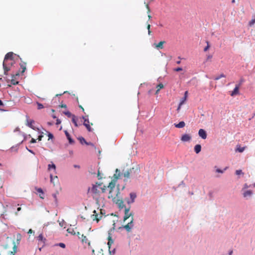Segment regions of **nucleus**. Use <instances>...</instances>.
I'll return each mask as SVG.
<instances>
[{
  "mask_svg": "<svg viewBox=\"0 0 255 255\" xmlns=\"http://www.w3.org/2000/svg\"><path fill=\"white\" fill-rule=\"evenodd\" d=\"M121 173L120 171L118 169H117L116 170V173L114 175L113 178L111 182L109 183V185L108 186V188L110 189V194H111L113 190L115 187L116 183L118 179H119L121 177Z\"/></svg>",
  "mask_w": 255,
  "mask_h": 255,
  "instance_id": "nucleus-1",
  "label": "nucleus"
},
{
  "mask_svg": "<svg viewBox=\"0 0 255 255\" xmlns=\"http://www.w3.org/2000/svg\"><path fill=\"white\" fill-rule=\"evenodd\" d=\"M13 53L12 52H8L4 56V61L3 62L2 66L4 70V74L5 75H7V72L10 70V68L7 67L5 61L8 60H12L13 59Z\"/></svg>",
  "mask_w": 255,
  "mask_h": 255,
  "instance_id": "nucleus-2",
  "label": "nucleus"
},
{
  "mask_svg": "<svg viewBox=\"0 0 255 255\" xmlns=\"http://www.w3.org/2000/svg\"><path fill=\"white\" fill-rule=\"evenodd\" d=\"M119 194H120L119 188L118 189V192L117 193V197L118 196ZM113 202L115 203H116L119 209H122L124 208L125 207V205L124 204V203L123 201L121 199H119L118 197H115L113 198Z\"/></svg>",
  "mask_w": 255,
  "mask_h": 255,
  "instance_id": "nucleus-3",
  "label": "nucleus"
},
{
  "mask_svg": "<svg viewBox=\"0 0 255 255\" xmlns=\"http://www.w3.org/2000/svg\"><path fill=\"white\" fill-rule=\"evenodd\" d=\"M134 170V168L133 167L131 169H130L129 170L126 171L125 172H124V173H121V175H123L124 176L125 178H126V179L124 180L125 181H127V179L129 178L130 177L134 178L136 177L137 174L135 175H132V171H133Z\"/></svg>",
  "mask_w": 255,
  "mask_h": 255,
  "instance_id": "nucleus-4",
  "label": "nucleus"
},
{
  "mask_svg": "<svg viewBox=\"0 0 255 255\" xmlns=\"http://www.w3.org/2000/svg\"><path fill=\"white\" fill-rule=\"evenodd\" d=\"M82 118L84 120L83 125L86 128L88 131H92L93 129L89 125L88 116H87L86 117L82 116Z\"/></svg>",
  "mask_w": 255,
  "mask_h": 255,
  "instance_id": "nucleus-5",
  "label": "nucleus"
},
{
  "mask_svg": "<svg viewBox=\"0 0 255 255\" xmlns=\"http://www.w3.org/2000/svg\"><path fill=\"white\" fill-rule=\"evenodd\" d=\"M199 136L202 139H205L207 138V132L204 129H200L198 131Z\"/></svg>",
  "mask_w": 255,
  "mask_h": 255,
  "instance_id": "nucleus-6",
  "label": "nucleus"
},
{
  "mask_svg": "<svg viewBox=\"0 0 255 255\" xmlns=\"http://www.w3.org/2000/svg\"><path fill=\"white\" fill-rule=\"evenodd\" d=\"M64 133L65 134V135L68 140L69 143L70 144H72L75 142L74 140L71 137V135H70L69 133L67 131V130H64Z\"/></svg>",
  "mask_w": 255,
  "mask_h": 255,
  "instance_id": "nucleus-7",
  "label": "nucleus"
},
{
  "mask_svg": "<svg viewBox=\"0 0 255 255\" xmlns=\"http://www.w3.org/2000/svg\"><path fill=\"white\" fill-rule=\"evenodd\" d=\"M130 200H128L127 201V203L128 204H130L132 203H133L134 202V200H135V199L136 198V195L135 193H133V192H132V193H130Z\"/></svg>",
  "mask_w": 255,
  "mask_h": 255,
  "instance_id": "nucleus-8",
  "label": "nucleus"
},
{
  "mask_svg": "<svg viewBox=\"0 0 255 255\" xmlns=\"http://www.w3.org/2000/svg\"><path fill=\"white\" fill-rule=\"evenodd\" d=\"M26 119H27V126L29 127L30 128L35 129V128L33 126V124L34 123V120H29L28 117L26 116Z\"/></svg>",
  "mask_w": 255,
  "mask_h": 255,
  "instance_id": "nucleus-9",
  "label": "nucleus"
},
{
  "mask_svg": "<svg viewBox=\"0 0 255 255\" xmlns=\"http://www.w3.org/2000/svg\"><path fill=\"white\" fill-rule=\"evenodd\" d=\"M239 94V85H236L235 87L231 93V96H235Z\"/></svg>",
  "mask_w": 255,
  "mask_h": 255,
  "instance_id": "nucleus-10",
  "label": "nucleus"
},
{
  "mask_svg": "<svg viewBox=\"0 0 255 255\" xmlns=\"http://www.w3.org/2000/svg\"><path fill=\"white\" fill-rule=\"evenodd\" d=\"M191 139V136L188 134H184L182 135L181 137V140L182 141L186 142L190 140Z\"/></svg>",
  "mask_w": 255,
  "mask_h": 255,
  "instance_id": "nucleus-11",
  "label": "nucleus"
},
{
  "mask_svg": "<svg viewBox=\"0 0 255 255\" xmlns=\"http://www.w3.org/2000/svg\"><path fill=\"white\" fill-rule=\"evenodd\" d=\"M133 225L134 224H126L125 226L119 227V229L124 228L126 229L127 232H129L133 228Z\"/></svg>",
  "mask_w": 255,
  "mask_h": 255,
  "instance_id": "nucleus-12",
  "label": "nucleus"
},
{
  "mask_svg": "<svg viewBox=\"0 0 255 255\" xmlns=\"http://www.w3.org/2000/svg\"><path fill=\"white\" fill-rule=\"evenodd\" d=\"M165 43V41H160L158 43L156 44V43H154V45L155 46V47L157 49H162L163 48V44Z\"/></svg>",
  "mask_w": 255,
  "mask_h": 255,
  "instance_id": "nucleus-13",
  "label": "nucleus"
},
{
  "mask_svg": "<svg viewBox=\"0 0 255 255\" xmlns=\"http://www.w3.org/2000/svg\"><path fill=\"white\" fill-rule=\"evenodd\" d=\"M174 126L176 128H181L185 127V123L184 121H181L178 124H176V123L174 124Z\"/></svg>",
  "mask_w": 255,
  "mask_h": 255,
  "instance_id": "nucleus-14",
  "label": "nucleus"
},
{
  "mask_svg": "<svg viewBox=\"0 0 255 255\" xmlns=\"http://www.w3.org/2000/svg\"><path fill=\"white\" fill-rule=\"evenodd\" d=\"M201 148H202V147L200 144H198L195 145V146H194V148L195 152L196 154H198L199 153H200L201 152Z\"/></svg>",
  "mask_w": 255,
  "mask_h": 255,
  "instance_id": "nucleus-15",
  "label": "nucleus"
},
{
  "mask_svg": "<svg viewBox=\"0 0 255 255\" xmlns=\"http://www.w3.org/2000/svg\"><path fill=\"white\" fill-rule=\"evenodd\" d=\"M37 239L39 242H41L43 244H45L46 239L43 237V234L42 233L39 235V236L37 237Z\"/></svg>",
  "mask_w": 255,
  "mask_h": 255,
  "instance_id": "nucleus-16",
  "label": "nucleus"
},
{
  "mask_svg": "<svg viewBox=\"0 0 255 255\" xmlns=\"http://www.w3.org/2000/svg\"><path fill=\"white\" fill-rule=\"evenodd\" d=\"M36 191L40 194V198L41 199H44V193L41 188H35Z\"/></svg>",
  "mask_w": 255,
  "mask_h": 255,
  "instance_id": "nucleus-17",
  "label": "nucleus"
},
{
  "mask_svg": "<svg viewBox=\"0 0 255 255\" xmlns=\"http://www.w3.org/2000/svg\"><path fill=\"white\" fill-rule=\"evenodd\" d=\"M253 194V191L251 190H248L245 191L243 193V196L244 197H247L248 196H251Z\"/></svg>",
  "mask_w": 255,
  "mask_h": 255,
  "instance_id": "nucleus-18",
  "label": "nucleus"
},
{
  "mask_svg": "<svg viewBox=\"0 0 255 255\" xmlns=\"http://www.w3.org/2000/svg\"><path fill=\"white\" fill-rule=\"evenodd\" d=\"M129 208H125V213L124 217V221H125L128 218L130 217V214H129Z\"/></svg>",
  "mask_w": 255,
  "mask_h": 255,
  "instance_id": "nucleus-19",
  "label": "nucleus"
},
{
  "mask_svg": "<svg viewBox=\"0 0 255 255\" xmlns=\"http://www.w3.org/2000/svg\"><path fill=\"white\" fill-rule=\"evenodd\" d=\"M108 242L107 245L108 246L109 249H111V245H112V244H113L114 243V240H113L112 237H109V238H108Z\"/></svg>",
  "mask_w": 255,
  "mask_h": 255,
  "instance_id": "nucleus-20",
  "label": "nucleus"
},
{
  "mask_svg": "<svg viewBox=\"0 0 255 255\" xmlns=\"http://www.w3.org/2000/svg\"><path fill=\"white\" fill-rule=\"evenodd\" d=\"M254 187H255V183H254L253 184H250L249 185H248L247 183H245L244 185V187L243 188V190H244V189H246L247 188H254Z\"/></svg>",
  "mask_w": 255,
  "mask_h": 255,
  "instance_id": "nucleus-21",
  "label": "nucleus"
},
{
  "mask_svg": "<svg viewBox=\"0 0 255 255\" xmlns=\"http://www.w3.org/2000/svg\"><path fill=\"white\" fill-rule=\"evenodd\" d=\"M81 238H82V242L83 243H88V245H90V242H88V240L85 236H84L83 234L81 235Z\"/></svg>",
  "mask_w": 255,
  "mask_h": 255,
  "instance_id": "nucleus-22",
  "label": "nucleus"
},
{
  "mask_svg": "<svg viewBox=\"0 0 255 255\" xmlns=\"http://www.w3.org/2000/svg\"><path fill=\"white\" fill-rule=\"evenodd\" d=\"M20 66L22 69V70L21 71V74H22L23 73H24L25 72V71L26 70V63H25L24 62H22L20 64Z\"/></svg>",
  "mask_w": 255,
  "mask_h": 255,
  "instance_id": "nucleus-23",
  "label": "nucleus"
},
{
  "mask_svg": "<svg viewBox=\"0 0 255 255\" xmlns=\"http://www.w3.org/2000/svg\"><path fill=\"white\" fill-rule=\"evenodd\" d=\"M56 166L55 164H54L53 162H52L51 164H49L48 165V169L51 170L53 169L54 171L56 170Z\"/></svg>",
  "mask_w": 255,
  "mask_h": 255,
  "instance_id": "nucleus-24",
  "label": "nucleus"
},
{
  "mask_svg": "<svg viewBox=\"0 0 255 255\" xmlns=\"http://www.w3.org/2000/svg\"><path fill=\"white\" fill-rule=\"evenodd\" d=\"M245 149V147H241L240 145H237L236 150L241 153L243 152Z\"/></svg>",
  "mask_w": 255,
  "mask_h": 255,
  "instance_id": "nucleus-25",
  "label": "nucleus"
},
{
  "mask_svg": "<svg viewBox=\"0 0 255 255\" xmlns=\"http://www.w3.org/2000/svg\"><path fill=\"white\" fill-rule=\"evenodd\" d=\"M23 142V140L21 141L20 143L17 144L15 146H12L11 148H10V150L11 151H13L14 150H15V151H17L18 150V147L19 146V145L21 144Z\"/></svg>",
  "mask_w": 255,
  "mask_h": 255,
  "instance_id": "nucleus-26",
  "label": "nucleus"
},
{
  "mask_svg": "<svg viewBox=\"0 0 255 255\" xmlns=\"http://www.w3.org/2000/svg\"><path fill=\"white\" fill-rule=\"evenodd\" d=\"M54 247H57V246H58V247H60L63 249H65L66 248V245L64 243H57V244H55L54 245Z\"/></svg>",
  "mask_w": 255,
  "mask_h": 255,
  "instance_id": "nucleus-27",
  "label": "nucleus"
},
{
  "mask_svg": "<svg viewBox=\"0 0 255 255\" xmlns=\"http://www.w3.org/2000/svg\"><path fill=\"white\" fill-rule=\"evenodd\" d=\"M77 121V120L76 118V116L75 115H73L72 121V123L74 124V126L76 127H77L78 126Z\"/></svg>",
  "mask_w": 255,
  "mask_h": 255,
  "instance_id": "nucleus-28",
  "label": "nucleus"
},
{
  "mask_svg": "<svg viewBox=\"0 0 255 255\" xmlns=\"http://www.w3.org/2000/svg\"><path fill=\"white\" fill-rule=\"evenodd\" d=\"M114 230H115V227H113L112 228L110 229L109 230V231H108V238H109V237L112 238V234L114 233Z\"/></svg>",
  "mask_w": 255,
  "mask_h": 255,
  "instance_id": "nucleus-29",
  "label": "nucleus"
},
{
  "mask_svg": "<svg viewBox=\"0 0 255 255\" xmlns=\"http://www.w3.org/2000/svg\"><path fill=\"white\" fill-rule=\"evenodd\" d=\"M80 143L82 144H86V143L87 142V141L85 140V139L82 137V136H80L79 137H78V138Z\"/></svg>",
  "mask_w": 255,
  "mask_h": 255,
  "instance_id": "nucleus-30",
  "label": "nucleus"
},
{
  "mask_svg": "<svg viewBox=\"0 0 255 255\" xmlns=\"http://www.w3.org/2000/svg\"><path fill=\"white\" fill-rule=\"evenodd\" d=\"M228 167H226L224 169H221L220 168H217L216 171L219 173H223L225 171H226L228 169Z\"/></svg>",
  "mask_w": 255,
  "mask_h": 255,
  "instance_id": "nucleus-31",
  "label": "nucleus"
},
{
  "mask_svg": "<svg viewBox=\"0 0 255 255\" xmlns=\"http://www.w3.org/2000/svg\"><path fill=\"white\" fill-rule=\"evenodd\" d=\"M225 77H226V75L225 74H224L223 73H222V74H220V75L215 77L214 79V80L217 81V80H219L220 79H221V78H225Z\"/></svg>",
  "mask_w": 255,
  "mask_h": 255,
  "instance_id": "nucleus-32",
  "label": "nucleus"
},
{
  "mask_svg": "<svg viewBox=\"0 0 255 255\" xmlns=\"http://www.w3.org/2000/svg\"><path fill=\"white\" fill-rule=\"evenodd\" d=\"M67 231L69 233V234H71L72 235H75L76 234V233L75 232L74 230V229L73 228H68L67 229Z\"/></svg>",
  "mask_w": 255,
  "mask_h": 255,
  "instance_id": "nucleus-33",
  "label": "nucleus"
},
{
  "mask_svg": "<svg viewBox=\"0 0 255 255\" xmlns=\"http://www.w3.org/2000/svg\"><path fill=\"white\" fill-rule=\"evenodd\" d=\"M63 113L68 118L73 117V115L69 111H64Z\"/></svg>",
  "mask_w": 255,
  "mask_h": 255,
  "instance_id": "nucleus-34",
  "label": "nucleus"
},
{
  "mask_svg": "<svg viewBox=\"0 0 255 255\" xmlns=\"http://www.w3.org/2000/svg\"><path fill=\"white\" fill-rule=\"evenodd\" d=\"M187 94H188V92L187 91H185V93H184V96L182 98V101L180 103V105H182V103L184 102V101L186 100V98L187 97Z\"/></svg>",
  "mask_w": 255,
  "mask_h": 255,
  "instance_id": "nucleus-35",
  "label": "nucleus"
},
{
  "mask_svg": "<svg viewBox=\"0 0 255 255\" xmlns=\"http://www.w3.org/2000/svg\"><path fill=\"white\" fill-rule=\"evenodd\" d=\"M6 215L7 214H5L4 213L1 214L0 216V220L1 222H3L4 221H5L6 218H5V216H6Z\"/></svg>",
  "mask_w": 255,
  "mask_h": 255,
  "instance_id": "nucleus-36",
  "label": "nucleus"
},
{
  "mask_svg": "<svg viewBox=\"0 0 255 255\" xmlns=\"http://www.w3.org/2000/svg\"><path fill=\"white\" fill-rule=\"evenodd\" d=\"M46 132L47 133V136L48 137V140L53 139L54 138L53 134L49 131H46Z\"/></svg>",
  "mask_w": 255,
  "mask_h": 255,
  "instance_id": "nucleus-37",
  "label": "nucleus"
},
{
  "mask_svg": "<svg viewBox=\"0 0 255 255\" xmlns=\"http://www.w3.org/2000/svg\"><path fill=\"white\" fill-rule=\"evenodd\" d=\"M253 18L249 22V25L252 26L255 23V15L253 16Z\"/></svg>",
  "mask_w": 255,
  "mask_h": 255,
  "instance_id": "nucleus-38",
  "label": "nucleus"
},
{
  "mask_svg": "<svg viewBox=\"0 0 255 255\" xmlns=\"http://www.w3.org/2000/svg\"><path fill=\"white\" fill-rule=\"evenodd\" d=\"M97 186L96 185H93L92 189H91V191L94 193V194H96L97 193Z\"/></svg>",
  "mask_w": 255,
  "mask_h": 255,
  "instance_id": "nucleus-39",
  "label": "nucleus"
},
{
  "mask_svg": "<svg viewBox=\"0 0 255 255\" xmlns=\"http://www.w3.org/2000/svg\"><path fill=\"white\" fill-rule=\"evenodd\" d=\"M206 43H207V46H205L204 48V51H205V52L207 51L210 47V44H209V41H207Z\"/></svg>",
  "mask_w": 255,
  "mask_h": 255,
  "instance_id": "nucleus-40",
  "label": "nucleus"
},
{
  "mask_svg": "<svg viewBox=\"0 0 255 255\" xmlns=\"http://www.w3.org/2000/svg\"><path fill=\"white\" fill-rule=\"evenodd\" d=\"M37 108L38 110L42 109L44 108L43 104H42L41 103L37 102Z\"/></svg>",
  "mask_w": 255,
  "mask_h": 255,
  "instance_id": "nucleus-41",
  "label": "nucleus"
},
{
  "mask_svg": "<svg viewBox=\"0 0 255 255\" xmlns=\"http://www.w3.org/2000/svg\"><path fill=\"white\" fill-rule=\"evenodd\" d=\"M173 70L176 72H179L183 70V68L180 67H178L173 69Z\"/></svg>",
  "mask_w": 255,
  "mask_h": 255,
  "instance_id": "nucleus-42",
  "label": "nucleus"
},
{
  "mask_svg": "<svg viewBox=\"0 0 255 255\" xmlns=\"http://www.w3.org/2000/svg\"><path fill=\"white\" fill-rule=\"evenodd\" d=\"M6 206H7V209L8 210V212H12L13 211V210L15 209L13 208V207H11V206H8L7 205Z\"/></svg>",
  "mask_w": 255,
  "mask_h": 255,
  "instance_id": "nucleus-43",
  "label": "nucleus"
},
{
  "mask_svg": "<svg viewBox=\"0 0 255 255\" xmlns=\"http://www.w3.org/2000/svg\"><path fill=\"white\" fill-rule=\"evenodd\" d=\"M52 196L54 198L56 204L57 203V193H53Z\"/></svg>",
  "mask_w": 255,
  "mask_h": 255,
  "instance_id": "nucleus-44",
  "label": "nucleus"
},
{
  "mask_svg": "<svg viewBox=\"0 0 255 255\" xmlns=\"http://www.w3.org/2000/svg\"><path fill=\"white\" fill-rule=\"evenodd\" d=\"M236 174L237 175L244 174V173L242 172V170H237L236 171Z\"/></svg>",
  "mask_w": 255,
  "mask_h": 255,
  "instance_id": "nucleus-45",
  "label": "nucleus"
},
{
  "mask_svg": "<svg viewBox=\"0 0 255 255\" xmlns=\"http://www.w3.org/2000/svg\"><path fill=\"white\" fill-rule=\"evenodd\" d=\"M233 254V250H230L228 251V254H222L221 255H232Z\"/></svg>",
  "mask_w": 255,
  "mask_h": 255,
  "instance_id": "nucleus-46",
  "label": "nucleus"
},
{
  "mask_svg": "<svg viewBox=\"0 0 255 255\" xmlns=\"http://www.w3.org/2000/svg\"><path fill=\"white\" fill-rule=\"evenodd\" d=\"M43 137V132H41V134L40 135H38V138H37V139L39 140V141H40L42 140V137Z\"/></svg>",
  "mask_w": 255,
  "mask_h": 255,
  "instance_id": "nucleus-47",
  "label": "nucleus"
},
{
  "mask_svg": "<svg viewBox=\"0 0 255 255\" xmlns=\"http://www.w3.org/2000/svg\"><path fill=\"white\" fill-rule=\"evenodd\" d=\"M109 252L110 254H115L116 253V249L114 248L112 251H111L110 249H109Z\"/></svg>",
  "mask_w": 255,
  "mask_h": 255,
  "instance_id": "nucleus-48",
  "label": "nucleus"
},
{
  "mask_svg": "<svg viewBox=\"0 0 255 255\" xmlns=\"http://www.w3.org/2000/svg\"><path fill=\"white\" fill-rule=\"evenodd\" d=\"M245 81L244 79L243 78H241L239 81V83L238 85H239V87L243 83H244Z\"/></svg>",
  "mask_w": 255,
  "mask_h": 255,
  "instance_id": "nucleus-49",
  "label": "nucleus"
},
{
  "mask_svg": "<svg viewBox=\"0 0 255 255\" xmlns=\"http://www.w3.org/2000/svg\"><path fill=\"white\" fill-rule=\"evenodd\" d=\"M86 144V145H91V146H95V145H94V143H92V142H87H87L86 143V144Z\"/></svg>",
  "mask_w": 255,
  "mask_h": 255,
  "instance_id": "nucleus-50",
  "label": "nucleus"
},
{
  "mask_svg": "<svg viewBox=\"0 0 255 255\" xmlns=\"http://www.w3.org/2000/svg\"><path fill=\"white\" fill-rule=\"evenodd\" d=\"M26 149L30 153H31L33 154H35V152L31 149H29L27 146H26Z\"/></svg>",
  "mask_w": 255,
  "mask_h": 255,
  "instance_id": "nucleus-51",
  "label": "nucleus"
},
{
  "mask_svg": "<svg viewBox=\"0 0 255 255\" xmlns=\"http://www.w3.org/2000/svg\"><path fill=\"white\" fill-rule=\"evenodd\" d=\"M182 185L183 186H185V184L183 181H182L178 185V187H179L180 186Z\"/></svg>",
  "mask_w": 255,
  "mask_h": 255,
  "instance_id": "nucleus-52",
  "label": "nucleus"
},
{
  "mask_svg": "<svg viewBox=\"0 0 255 255\" xmlns=\"http://www.w3.org/2000/svg\"><path fill=\"white\" fill-rule=\"evenodd\" d=\"M16 239H17V241H19L20 240V239H21V235L20 234H18L17 235Z\"/></svg>",
  "mask_w": 255,
  "mask_h": 255,
  "instance_id": "nucleus-53",
  "label": "nucleus"
},
{
  "mask_svg": "<svg viewBox=\"0 0 255 255\" xmlns=\"http://www.w3.org/2000/svg\"><path fill=\"white\" fill-rule=\"evenodd\" d=\"M212 58V55H208L207 56V59H206V61L204 62H206L209 59H211Z\"/></svg>",
  "mask_w": 255,
  "mask_h": 255,
  "instance_id": "nucleus-54",
  "label": "nucleus"
},
{
  "mask_svg": "<svg viewBox=\"0 0 255 255\" xmlns=\"http://www.w3.org/2000/svg\"><path fill=\"white\" fill-rule=\"evenodd\" d=\"M61 121L59 119H57L56 125H59L61 124Z\"/></svg>",
  "mask_w": 255,
  "mask_h": 255,
  "instance_id": "nucleus-55",
  "label": "nucleus"
},
{
  "mask_svg": "<svg viewBox=\"0 0 255 255\" xmlns=\"http://www.w3.org/2000/svg\"><path fill=\"white\" fill-rule=\"evenodd\" d=\"M13 244H14V246H13V248L14 253H15L16 252L17 247L15 246L14 241H13Z\"/></svg>",
  "mask_w": 255,
  "mask_h": 255,
  "instance_id": "nucleus-56",
  "label": "nucleus"
},
{
  "mask_svg": "<svg viewBox=\"0 0 255 255\" xmlns=\"http://www.w3.org/2000/svg\"><path fill=\"white\" fill-rule=\"evenodd\" d=\"M36 139H34V138H32L31 139V141H30V143H36Z\"/></svg>",
  "mask_w": 255,
  "mask_h": 255,
  "instance_id": "nucleus-57",
  "label": "nucleus"
},
{
  "mask_svg": "<svg viewBox=\"0 0 255 255\" xmlns=\"http://www.w3.org/2000/svg\"><path fill=\"white\" fill-rule=\"evenodd\" d=\"M59 107L63 108H67V105L66 104H62L61 105H60Z\"/></svg>",
  "mask_w": 255,
  "mask_h": 255,
  "instance_id": "nucleus-58",
  "label": "nucleus"
},
{
  "mask_svg": "<svg viewBox=\"0 0 255 255\" xmlns=\"http://www.w3.org/2000/svg\"><path fill=\"white\" fill-rule=\"evenodd\" d=\"M150 24H148V25H147V29H148V33L149 35L150 34Z\"/></svg>",
  "mask_w": 255,
  "mask_h": 255,
  "instance_id": "nucleus-59",
  "label": "nucleus"
},
{
  "mask_svg": "<svg viewBox=\"0 0 255 255\" xmlns=\"http://www.w3.org/2000/svg\"><path fill=\"white\" fill-rule=\"evenodd\" d=\"M21 210V207H18L17 208H16V212L15 213L16 214H17V212H18L19 211H20Z\"/></svg>",
  "mask_w": 255,
  "mask_h": 255,
  "instance_id": "nucleus-60",
  "label": "nucleus"
},
{
  "mask_svg": "<svg viewBox=\"0 0 255 255\" xmlns=\"http://www.w3.org/2000/svg\"><path fill=\"white\" fill-rule=\"evenodd\" d=\"M11 83H12L13 85H17V84H18V82H14V80H12V81H11Z\"/></svg>",
  "mask_w": 255,
  "mask_h": 255,
  "instance_id": "nucleus-61",
  "label": "nucleus"
},
{
  "mask_svg": "<svg viewBox=\"0 0 255 255\" xmlns=\"http://www.w3.org/2000/svg\"><path fill=\"white\" fill-rule=\"evenodd\" d=\"M158 87H159L160 89L163 88V85L162 84L160 83L158 85Z\"/></svg>",
  "mask_w": 255,
  "mask_h": 255,
  "instance_id": "nucleus-62",
  "label": "nucleus"
},
{
  "mask_svg": "<svg viewBox=\"0 0 255 255\" xmlns=\"http://www.w3.org/2000/svg\"><path fill=\"white\" fill-rule=\"evenodd\" d=\"M50 182L51 183H52L53 182V175L51 174L50 175Z\"/></svg>",
  "mask_w": 255,
  "mask_h": 255,
  "instance_id": "nucleus-63",
  "label": "nucleus"
},
{
  "mask_svg": "<svg viewBox=\"0 0 255 255\" xmlns=\"http://www.w3.org/2000/svg\"><path fill=\"white\" fill-rule=\"evenodd\" d=\"M108 198L109 199L110 198H112L113 199L114 198L113 195H112V193L111 194L109 193V196H108Z\"/></svg>",
  "mask_w": 255,
  "mask_h": 255,
  "instance_id": "nucleus-64",
  "label": "nucleus"
}]
</instances>
